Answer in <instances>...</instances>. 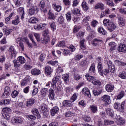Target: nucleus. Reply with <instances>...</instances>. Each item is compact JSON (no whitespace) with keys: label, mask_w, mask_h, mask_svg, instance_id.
<instances>
[{"label":"nucleus","mask_w":126,"mask_h":126,"mask_svg":"<svg viewBox=\"0 0 126 126\" xmlns=\"http://www.w3.org/2000/svg\"><path fill=\"white\" fill-rule=\"evenodd\" d=\"M103 23L104 26L107 27L109 32H113V31L116 30V28H117V26L115 23L110 22V20L108 19H105Z\"/></svg>","instance_id":"obj_1"},{"label":"nucleus","mask_w":126,"mask_h":126,"mask_svg":"<svg viewBox=\"0 0 126 126\" xmlns=\"http://www.w3.org/2000/svg\"><path fill=\"white\" fill-rule=\"evenodd\" d=\"M26 62V60L25 58L22 56H19L18 57L17 61H14L13 63H14V67H19L21 64H23V63H25Z\"/></svg>","instance_id":"obj_2"},{"label":"nucleus","mask_w":126,"mask_h":126,"mask_svg":"<svg viewBox=\"0 0 126 126\" xmlns=\"http://www.w3.org/2000/svg\"><path fill=\"white\" fill-rule=\"evenodd\" d=\"M31 82V77L29 75H27L26 77L21 81V86H26Z\"/></svg>","instance_id":"obj_3"},{"label":"nucleus","mask_w":126,"mask_h":126,"mask_svg":"<svg viewBox=\"0 0 126 126\" xmlns=\"http://www.w3.org/2000/svg\"><path fill=\"white\" fill-rule=\"evenodd\" d=\"M28 7L30 8L29 13L30 15H34V14H37L38 13V7L37 6L32 5V6Z\"/></svg>","instance_id":"obj_4"},{"label":"nucleus","mask_w":126,"mask_h":126,"mask_svg":"<svg viewBox=\"0 0 126 126\" xmlns=\"http://www.w3.org/2000/svg\"><path fill=\"white\" fill-rule=\"evenodd\" d=\"M101 100L104 102L105 105L108 106L111 104V97L108 95L105 94L101 97Z\"/></svg>","instance_id":"obj_5"},{"label":"nucleus","mask_w":126,"mask_h":126,"mask_svg":"<svg viewBox=\"0 0 126 126\" xmlns=\"http://www.w3.org/2000/svg\"><path fill=\"white\" fill-rule=\"evenodd\" d=\"M62 79L60 76H56L54 78H53L52 80V82L51 83L52 86H54L55 87V85H58L59 83H61V80Z\"/></svg>","instance_id":"obj_6"},{"label":"nucleus","mask_w":126,"mask_h":126,"mask_svg":"<svg viewBox=\"0 0 126 126\" xmlns=\"http://www.w3.org/2000/svg\"><path fill=\"white\" fill-rule=\"evenodd\" d=\"M39 6L41 12H43L44 13L47 12V8L46 7V2L45 0H41L39 4Z\"/></svg>","instance_id":"obj_7"},{"label":"nucleus","mask_w":126,"mask_h":126,"mask_svg":"<svg viewBox=\"0 0 126 126\" xmlns=\"http://www.w3.org/2000/svg\"><path fill=\"white\" fill-rule=\"evenodd\" d=\"M10 88L8 86H6L4 88V91L2 95V98H7L10 95Z\"/></svg>","instance_id":"obj_8"},{"label":"nucleus","mask_w":126,"mask_h":126,"mask_svg":"<svg viewBox=\"0 0 126 126\" xmlns=\"http://www.w3.org/2000/svg\"><path fill=\"white\" fill-rule=\"evenodd\" d=\"M117 50L121 53H126V44L124 43L120 44Z\"/></svg>","instance_id":"obj_9"},{"label":"nucleus","mask_w":126,"mask_h":126,"mask_svg":"<svg viewBox=\"0 0 126 126\" xmlns=\"http://www.w3.org/2000/svg\"><path fill=\"white\" fill-rule=\"evenodd\" d=\"M82 93L84 94L85 96H87L89 98H91V94L89 88H84L82 90Z\"/></svg>","instance_id":"obj_10"},{"label":"nucleus","mask_w":126,"mask_h":126,"mask_svg":"<svg viewBox=\"0 0 126 126\" xmlns=\"http://www.w3.org/2000/svg\"><path fill=\"white\" fill-rule=\"evenodd\" d=\"M9 52L10 53L11 55V58H15L16 57V51L15 50V49L14 48V46H11L9 49Z\"/></svg>","instance_id":"obj_11"},{"label":"nucleus","mask_w":126,"mask_h":126,"mask_svg":"<svg viewBox=\"0 0 126 126\" xmlns=\"http://www.w3.org/2000/svg\"><path fill=\"white\" fill-rule=\"evenodd\" d=\"M63 107H71L72 106V101L71 100H64L62 103Z\"/></svg>","instance_id":"obj_12"},{"label":"nucleus","mask_w":126,"mask_h":126,"mask_svg":"<svg viewBox=\"0 0 126 126\" xmlns=\"http://www.w3.org/2000/svg\"><path fill=\"white\" fill-rule=\"evenodd\" d=\"M23 122V119L16 117L12 119V123L13 124H21Z\"/></svg>","instance_id":"obj_13"},{"label":"nucleus","mask_w":126,"mask_h":126,"mask_svg":"<svg viewBox=\"0 0 126 126\" xmlns=\"http://www.w3.org/2000/svg\"><path fill=\"white\" fill-rule=\"evenodd\" d=\"M55 94L54 90H53L52 88H50L48 92V97L50 100H55Z\"/></svg>","instance_id":"obj_14"},{"label":"nucleus","mask_w":126,"mask_h":126,"mask_svg":"<svg viewBox=\"0 0 126 126\" xmlns=\"http://www.w3.org/2000/svg\"><path fill=\"white\" fill-rule=\"evenodd\" d=\"M107 64L109 67V70H110V72L114 73V72H115V69H116V68H115V66L113 65V63H112V61H108Z\"/></svg>","instance_id":"obj_15"},{"label":"nucleus","mask_w":126,"mask_h":126,"mask_svg":"<svg viewBox=\"0 0 126 126\" xmlns=\"http://www.w3.org/2000/svg\"><path fill=\"white\" fill-rule=\"evenodd\" d=\"M90 63V62H89L88 60L86 59L82 60L80 63V65L81 67H85V66H88Z\"/></svg>","instance_id":"obj_16"},{"label":"nucleus","mask_w":126,"mask_h":126,"mask_svg":"<svg viewBox=\"0 0 126 126\" xmlns=\"http://www.w3.org/2000/svg\"><path fill=\"white\" fill-rule=\"evenodd\" d=\"M48 93L47 88H43L40 91V96L41 98H46L47 94Z\"/></svg>","instance_id":"obj_17"},{"label":"nucleus","mask_w":126,"mask_h":126,"mask_svg":"<svg viewBox=\"0 0 126 126\" xmlns=\"http://www.w3.org/2000/svg\"><path fill=\"white\" fill-rule=\"evenodd\" d=\"M85 42H86V39H81L80 41V48L82 50H86L87 49V47L85 44Z\"/></svg>","instance_id":"obj_18"},{"label":"nucleus","mask_w":126,"mask_h":126,"mask_svg":"<svg viewBox=\"0 0 126 126\" xmlns=\"http://www.w3.org/2000/svg\"><path fill=\"white\" fill-rule=\"evenodd\" d=\"M53 72V68L50 66H46L45 67V73L46 75H50Z\"/></svg>","instance_id":"obj_19"},{"label":"nucleus","mask_w":126,"mask_h":126,"mask_svg":"<svg viewBox=\"0 0 126 126\" xmlns=\"http://www.w3.org/2000/svg\"><path fill=\"white\" fill-rule=\"evenodd\" d=\"M97 69L100 75L103 76V64L101 62L97 64Z\"/></svg>","instance_id":"obj_20"},{"label":"nucleus","mask_w":126,"mask_h":126,"mask_svg":"<svg viewBox=\"0 0 126 126\" xmlns=\"http://www.w3.org/2000/svg\"><path fill=\"white\" fill-rule=\"evenodd\" d=\"M114 88H115V86L111 84H107L105 86V89L107 92H113Z\"/></svg>","instance_id":"obj_21"},{"label":"nucleus","mask_w":126,"mask_h":126,"mask_svg":"<svg viewBox=\"0 0 126 126\" xmlns=\"http://www.w3.org/2000/svg\"><path fill=\"white\" fill-rule=\"evenodd\" d=\"M90 109L91 110V112L92 113H93V114H95L97 113L98 111V107L96 106V105H91L90 106Z\"/></svg>","instance_id":"obj_22"},{"label":"nucleus","mask_w":126,"mask_h":126,"mask_svg":"<svg viewBox=\"0 0 126 126\" xmlns=\"http://www.w3.org/2000/svg\"><path fill=\"white\" fill-rule=\"evenodd\" d=\"M59 107L58 106H55L53 107L51 110L50 113L51 116H55L56 114H57L59 113Z\"/></svg>","instance_id":"obj_23"},{"label":"nucleus","mask_w":126,"mask_h":126,"mask_svg":"<svg viewBox=\"0 0 126 126\" xmlns=\"http://www.w3.org/2000/svg\"><path fill=\"white\" fill-rule=\"evenodd\" d=\"M9 104H10V100L8 99H4L0 102V105L1 106H5L6 105H9Z\"/></svg>","instance_id":"obj_24"},{"label":"nucleus","mask_w":126,"mask_h":126,"mask_svg":"<svg viewBox=\"0 0 126 126\" xmlns=\"http://www.w3.org/2000/svg\"><path fill=\"white\" fill-rule=\"evenodd\" d=\"M18 12H19V14L21 16V19H24V15H25L24 13V8L20 7L18 9Z\"/></svg>","instance_id":"obj_25"},{"label":"nucleus","mask_w":126,"mask_h":126,"mask_svg":"<svg viewBox=\"0 0 126 126\" xmlns=\"http://www.w3.org/2000/svg\"><path fill=\"white\" fill-rule=\"evenodd\" d=\"M44 25H46V24H40V25H36L34 26V28L35 30H43L45 29Z\"/></svg>","instance_id":"obj_26"},{"label":"nucleus","mask_w":126,"mask_h":126,"mask_svg":"<svg viewBox=\"0 0 126 126\" xmlns=\"http://www.w3.org/2000/svg\"><path fill=\"white\" fill-rule=\"evenodd\" d=\"M52 7H53V8H54V9L56 10V11H57L58 12H60V11L62 10V6L57 5L56 3L52 4Z\"/></svg>","instance_id":"obj_27"},{"label":"nucleus","mask_w":126,"mask_h":126,"mask_svg":"<svg viewBox=\"0 0 126 126\" xmlns=\"http://www.w3.org/2000/svg\"><path fill=\"white\" fill-rule=\"evenodd\" d=\"M52 88L53 89L54 91L57 95H59V94H60V92H61V87L55 85V87H54V86H52Z\"/></svg>","instance_id":"obj_28"},{"label":"nucleus","mask_w":126,"mask_h":126,"mask_svg":"<svg viewBox=\"0 0 126 126\" xmlns=\"http://www.w3.org/2000/svg\"><path fill=\"white\" fill-rule=\"evenodd\" d=\"M95 71H96L95 70V64L93 63L89 68V73L92 74V73H95Z\"/></svg>","instance_id":"obj_29"},{"label":"nucleus","mask_w":126,"mask_h":126,"mask_svg":"<svg viewBox=\"0 0 126 126\" xmlns=\"http://www.w3.org/2000/svg\"><path fill=\"white\" fill-rule=\"evenodd\" d=\"M97 31L100 35H106L107 31L103 28V27H99L97 29Z\"/></svg>","instance_id":"obj_30"},{"label":"nucleus","mask_w":126,"mask_h":126,"mask_svg":"<svg viewBox=\"0 0 126 126\" xmlns=\"http://www.w3.org/2000/svg\"><path fill=\"white\" fill-rule=\"evenodd\" d=\"M31 73L32 74V75H39V74L41 73V71H40L39 69L34 68L32 69Z\"/></svg>","instance_id":"obj_31"},{"label":"nucleus","mask_w":126,"mask_h":126,"mask_svg":"<svg viewBox=\"0 0 126 126\" xmlns=\"http://www.w3.org/2000/svg\"><path fill=\"white\" fill-rule=\"evenodd\" d=\"M20 23V21H19V17L18 16H16L15 17V19L12 21V24L13 25H18Z\"/></svg>","instance_id":"obj_32"},{"label":"nucleus","mask_w":126,"mask_h":126,"mask_svg":"<svg viewBox=\"0 0 126 126\" xmlns=\"http://www.w3.org/2000/svg\"><path fill=\"white\" fill-rule=\"evenodd\" d=\"M48 18L50 20H55V14L50 10L48 13Z\"/></svg>","instance_id":"obj_33"},{"label":"nucleus","mask_w":126,"mask_h":126,"mask_svg":"<svg viewBox=\"0 0 126 126\" xmlns=\"http://www.w3.org/2000/svg\"><path fill=\"white\" fill-rule=\"evenodd\" d=\"M32 113L35 116H37L38 119L41 118V115L39 114V111L36 108H33L32 110Z\"/></svg>","instance_id":"obj_34"},{"label":"nucleus","mask_w":126,"mask_h":126,"mask_svg":"<svg viewBox=\"0 0 126 126\" xmlns=\"http://www.w3.org/2000/svg\"><path fill=\"white\" fill-rule=\"evenodd\" d=\"M95 9H98L100 8L101 10L104 9V4L102 3H97L94 6Z\"/></svg>","instance_id":"obj_35"},{"label":"nucleus","mask_w":126,"mask_h":126,"mask_svg":"<svg viewBox=\"0 0 126 126\" xmlns=\"http://www.w3.org/2000/svg\"><path fill=\"white\" fill-rule=\"evenodd\" d=\"M82 7L84 11H87L89 9V7L87 5V2L83 1L82 3Z\"/></svg>","instance_id":"obj_36"},{"label":"nucleus","mask_w":126,"mask_h":126,"mask_svg":"<svg viewBox=\"0 0 126 126\" xmlns=\"http://www.w3.org/2000/svg\"><path fill=\"white\" fill-rule=\"evenodd\" d=\"M106 112L108 116H109L111 118H114V111L113 110L108 108L106 110Z\"/></svg>","instance_id":"obj_37"},{"label":"nucleus","mask_w":126,"mask_h":126,"mask_svg":"<svg viewBox=\"0 0 126 126\" xmlns=\"http://www.w3.org/2000/svg\"><path fill=\"white\" fill-rule=\"evenodd\" d=\"M62 78L65 83H67L69 81V75L68 74H64L63 75Z\"/></svg>","instance_id":"obj_38"},{"label":"nucleus","mask_w":126,"mask_h":126,"mask_svg":"<svg viewBox=\"0 0 126 126\" xmlns=\"http://www.w3.org/2000/svg\"><path fill=\"white\" fill-rule=\"evenodd\" d=\"M72 13L74 15H81V13H80V10L78 8H74L71 10Z\"/></svg>","instance_id":"obj_39"},{"label":"nucleus","mask_w":126,"mask_h":126,"mask_svg":"<svg viewBox=\"0 0 126 126\" xmlns=\"http://www.w3.org/2000/svg\"><path fill=\"white\" fill-rule=\"evenodd\" d=\"M118 23L119 26H120L121 27L125 26V21L124 20V19L122 17L118 18Z\"/></svg>","instance_id":"obj_40"},{"label":"nucleus","mask_w":126,"mask_h":126,"mask_svg":"<svg viewBox=\"0 0 126 126\" xmlns=\"http://www.w3.org/2000/svg\"><path fill=\"white\" fill-rule=\"evenodd\" d=\"M109 46L110 47V50L113 52V51H115V50H116V47L117 46V44L115 42H110L109 44Z\"/></svg>","instance_id":"obj_41"},{"label":"nucleus","mask_w":126,"mask_h":126,"mask_svg":"<svg viewBox=\"0 0 126 126\" xmlns=\"http://www.w3.org/2000/svg\"><path fill=\"white\" fill-rule=\"evenodd\" d=\"M50 41V37H48V35L46 36H44L43 40H42L41 43L43 44V45H46V44H48L49 41Z\"/></svg>","instance_id":"obj_42"},{"label":"nucleus","mask_w":126,"mask_h":126,"mask_svg":"<svg viewBox=\"0 0 126 126\" xmlns=\"http://www.w3.org/2000/svg\"><path fill=\"white\" fill-rule=\"evenodd\" d=\"M39 22V21L38 20V19H37V18L35 17H32L29 20V22H30V23H38V22Z\"/></svg>","instance_id":"obj_43"},{"label":"nucleus","mask_w":126,"mask_h":126,"mask_svg":"<svg viewBox=\"0 0 126 126\" xmlns=\"http://www.w3.org/2000/svg\"><path fill=\"white\" fill-rule=\"evenodd\" d=\"M2 115L4 119H5V120H7V121L9 120V118H10V116H9V113H7L6 112H4L2 111Z\"/></svg>","instance_id":"obj_44"},{"label":"nucleus","mask_w":126,"mask_h":126,"mask_svg":"<svg viewBox=\"0 0 126 126\" xmlns=\"http://www.w3.org/2000/svg\"><path fill=\"white\" fill-rule=\"evenodd\" d=\"M118 76L122 79H126V72L122 71V72H120Z\"/></svg>","instance_id":"obj_45"},{"label":"nucleus","mask_w":126,"mask_h":126,"mask_svg":"<svg viewBox=\"0 0 126 126\" xmlns=\"http://www.w3.org/2000/svg\"><path fill=\"white\" fill-rule=\"evenodd\" d=\"M85 76H86L87 80L88 81H90V82H92V81H93V80H94V79H95V78H94V77L90 75L89 74H87L85 75Z\"/></svg>","instance_id":"obj_46"},{"label":"nucleus","mask_w":126,"mask_h":126,"mask_svg":"<svg viewBox=\"0 0 126 126\" xmlns=\"http://www.w3.org/2000/svg\"><path fill=\"white\" fill-rule=\"evenodd\" d=\"M126 124V120L125 119L120 117L119 119L118 126H124Z\"/></svg>","instance_id":"obj_47"},{"label":"nucleus","mask_w":126,"mask_h":126,"mask_svg":"<svg viewBox=\"0 0 126 126\" xmlns=\"http://www.w3.org/2000/svg\"><path fill=\"white\" fill-rule=\"evenodd\" d=\"M26 118L29 121H35L36 120V116L33 115H28L26 116Z\"/></svg>","instance_id":"obj_48"},{"label":"nucleus","mask_w":126,"mask_h":126,"mask_svg":"<svg viewBox=\"0 0 126 126\" xmlns=\"http://www.w3.org/2000/svg\"><path fill=\"white\" fill-rule=\"evenodd\" d=\"M48 63L51 65H54L55 66H58V65H59V62L57 61H50L48 62Z\"/></svg>","instance_id":"obj_49"},{"label":"nucleus","mask_w":126,"mask_h":126,"mask_svg":"<svg viewBox=\"0 0 126 126\" xmlns=\"http://www.w3.org/2000/svg\"><path fill=\"white\" fill-rule=\"evenodd\" d=\"M102 90H95L93 91V94L94 96H98V95H100L101 93L102 92Z\"/></svg>","instance_id":"obj_50"},{"label":"nucleus","mask_w":126,"mask_h":126,"mask_svg":"<svg viewBox=\"0 0 126 126\" xmlns=\"http://www.w3.org/2000/svg\"><path fill=\"white\" fill-rule=\"evenodd\" d=\"M34 103H35V100L34 99H29L27 101L26 106H32Z\"/></svg>","instance_id":"obj_51"},{"label":"nucleus","mask_w":126,"mask_h":126,"mask_svg":"<svg viewBox=\"0 0 126 126\" xmlns=\"http://www.w3.org/2000/svg\"><path fill=\"white\" fill-rule=\"evenodd\" d=\"M58 22L59 24H63L64 23V18H63V16H61L60 17H59Z\"/></svg>","instance_id":"obj_52"},{"label":"nucleus","mask_w":126,"mask_h":126,"mask_svg":"<svg viewBox=\"0 0 126 126\" xmlns=\"http://www.w3.org/2000/svg\"><path fill=\"white\" fill-rule=\"evenodd\" d=\"M49 25L52 31H56L57 26H56V24L55 23V22H52L51 23H49Z\"/></svg>","instance_id":"obj_53"},{"label":"nucleus","mask_w":126,"mask_h":126,"mask_svg":"<svg viewBox=\"0 0 126 126\" xmlns=\"http://www.w3.org/2000/svg\"><path fill=\"white\" fill-rule=\"evenodd\" d=\"M114 123H115V122L113 121H110L109 120H104L105 126H109V125H113Z\"/></svg>","instance_id":"obj_54"},{"label":"nucleus","mask_w":126,"mask_h":126,"mask_svg":"<svg viewBox=\"0 0 126 126\" xmlns=\"http://www.w3.org/2000/svg\"><path fill=\"white\" fill-rule=\"evenodd\" d=\"M65 16L67 22H70V21H71V14L70 13H67Z\"/></svg>","instance_id":"obj_55"},{"label":"nucleus","mask_w":126,"mask_h":126,"mask_svg":"<svg viewBox=\"0 0 126 126\" xmlns=\"http://www.w3.org/2000/svg\"><path fill=\"white\" fill-rule=\"evenodd\" d=\"M18 94H19V92H18L17 91L15 90L12 92L11 94V96L12 98H16L17 96H18Z\"/></svg>","instance_id":"obj_56"},{"label":"nucleus","mask_w":126,"mask_h":126,"mask_svg":"<svg viewBox=\"0 0 126 126\" xmlns=\"http://www.w3.org/2000/svg\"><path fill=\"white\" fill-rule=\"evenodd\" d=\"M124 96H125V92L124 91H122L117 95V99H119L120 100L122 99V98H123Z\"/></svg>","instance_id":"obj_57"},{"label":"nucleus","mask_w":126,"mask_h":126,"mask_svg":"<svg viewBox=\"0 0 126 126\" xmlns=\"http://www.w3.org/2000/svg\"><path fill=\"white\" fill-rule=\"evenodd\" d=\"M92 83L94 85H97V86H100L101 85V83L100 82V81L97 80L96 79H94V80L92 81Z\"/></svg>","instance_id":"obj_58"},{"label":"nucleus","mask_w":126,"mask_h":126,"mask_svg":"<svg viewBox=\"0 0 126 126\" xmlns=\"http://www.w3.org/2000/svg\"><path fill=\"white\" fill-rule=\"evenodd\" d=\"M74 115H75V114L74 113H73L72 112L68 111L65 113V116L67 118H68L69 117H73V116H74Z\"/></svg>","instance_id":"obj_59"},{"label":"nucleus","mask_w":126,"mask_h":126,"mask_svg":"<svg viewBox=\"0 0 126 126\" xmlns=\"http://www.w3.org/2000/svg\"><path fill=\"white\" fill-rule=\"evenodd\" d=\"M2 112L9 114L11 112V109L8 107H5L2 109Z\"/></svg>","instance_id":"obj_60"},{"label":"nucleus","mask_w":126,"mask_h":126,"mask_svg":"<svg viewBox=\"0 0 126 126\" xmlns=\"http://www.w3.org/2000/svg\"><path fill=\"white\" fill-rule=\"evenodd\" d=\"M98 21L95 20H93L91 22V25L92 27H94V28H95V27H96L97 25H98Z\"/></svg>","instance_id":"obj_61"},{"label":"nucleus","mask_w":126,"mask_h":126,"mask_svg":"<svg viewBox=\"0 0 126 126\" xmlns=\"http://www.w3.org/2000/svg\"><path fill=\"white\" fill-rule=\"evenodd\" d=\"M106 4L107 5H109V6H115V3L111 0H107Z\"/></svg>","instance_id":"obj_62"},{"label":"nucleus","mask_w":126,"mask_h":126,"mask_svg":"<svg viewBox=\"0 0 126 126\" xmlns=\"http://www.w3.org/2000/svg\"><path fill=\"white\" fill-rule=\"evenodd\" d=\"M80 78H81V77H80V75L77 74V73H74V76H73L74 80L78 81L79 79H80Z\"/></svg>","instance_id":"obj_63"},{"label":"nucleus","mask_w":126,"mask_h":126,"mask_svg":"<svg viewBox=\"0 0 126 126\" xmlns=\"http://www.w3.org/2000/svg\"><path fill=\"white\" fill-rule=\"evenodd\" d=\"M57 46H58V47H64L65 46V42L63 40L59 41Z\"/></svg>","instance_id":"obj_64"}]
</instances>
